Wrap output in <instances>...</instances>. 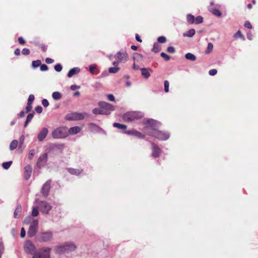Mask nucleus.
Listing matches in <instances>:
<instances>
[{
	"instance_id": "1",
	"label": "nucleus",
	"mask_w": 258,
	"mask_h": 258,
	"mask_svg": "<svg viewBox=\"0 0 258 258\" xmlns=\"http://www.w3.org/2000/svg\"><path fill=\"white\" fill-rule=\"evenodd\" d=\"M76 248V246L74 243L68 242L63 245L56 246L55 248V251L56 253H62L73 251Z\"/></svg>"
},
{
	"instance_id": "2",
	"label": "nucleus",
	"mask_w": 258,
	"mask_h": 258,
	"mask_svg": "<svg viewBox=\"0 0 258 258\" xmlns=\"http://www.w3.org/2000/svg\"><path fill=\"white\" fill-rule=\"evenodd\" d=\"M68 135L67 128L63 126L57 127L52 132V136L54 139L64 138Z\"/></svg>"
},
{
	"instance_id": "3",
	"label": "nucleus",
	"mask_w": 258,
	"mask_h": 258,
	"mask_svg": "<svg viewBox=\"0 0 258 258\" xmlns=\"http://www.w3.org/2000/svg\"><path fill=\"white\" fill-rule=\"evenodd\" d=\"M142 117L140 112L136 111L128 112L122 116V119L126 122H130L139 119Z\"/></svg>"
},
{
	"instance_id": "4",
	"label": "nucleus",
	"mask_w": 258,
	"mask_h": 258,
	"mask_svg": "<svg viewBox=\"0 0 258 258\" xmlns=\"http://www.w3.org/2000/svg\"><path fill=\"white\" fill-rule=\"evenodd\" d=\"M149 135L151 136L160 140H166L169 137V134L167 133L162 132L157 130H153Z\"/></svg>"
},
{
	"instance_id": "5",
	"label": "nucleus",
	"mask_w": 258,
	"mask_h": 258,
	"mask_svg": "<svg viewBox=\"0 0 258 258\" xmlns=\"http://www.w3.org/2000/svg\"><path fill=\"white\" fill-rule=\"evenodd\" d=\"M98 106L103 109L104 112H107L105 115L110 114L111 111H113L115 109L112 105L104 101L99 102Z\"/></svg>"
},
{
	"instance_id": "6",
	"label": "nucleus",
	"mask_w": 258,
	"mask_h": 258,
	"mask_svg": "<svg viewBox=\"0 0 258 258\" xmlns=\"http://www.w3.org/2000/svg\"><path fill=\"white\" fill-rule=\"evenodd\" d=\"M52 238V233L50 231L40 233L37 237V240L40 242H47Z\"/></svg>"
},
{
	"instance_id": "7",
	"label": "nucleus",
	"mask_w": 258,
	"mask_h": 258,
	"mask_svg": "<svg viewBox=\"0 0 258 258\" xmlns=\"http://www.w3.org/2000/svg\"><path fill=\"white\" fill-rule=\"evenodd\" d=\"M38 221L37 220H33V222L30 225L27 232V235L29 237H32L36 234L38 229Z\"/></svg>"
},
{
	"instance_id": "8",
	"label": "nucleus",
	"mask_w": 258,
	"mask_h": 258,
	"mask_svg": "<svg viewBox=\"0 0 258 258\" xmlns=\"http://www.w3.org/2000/svg\"><path fill=\"white\" fill-rule=\"evenodd\" d=\"M25 251L29 254H34L35 252V246L30 241H26L24 244Z\"/></svg>"
},
{
	"instance_id": "9",
	"label": "nucleus",
	"mask_w": 258,
	"mask_h": 258,
	"mask_svg": "<svg viewBox=\"0 0 258 258\" xmlns=\"http://www.w3.org/2000/svg\"><path fill=\"white\" fill-rule=\"evenodd\" d=\"M50 250V248L44 247L40 249L36 253L39 256L40 258H49Z\"/></svg>"
},
{
	"instance_id": "10",
	"label": "nucleus",
	"mask_w": 258,
	"mask_h": 258,
	"mask_svg": "<svg viewBox=\"0 0 258 258\" xmlns=\"http://www.w3.org/2000/svg\"><path fill=\"white\" fill-rule=\"evenodd\" d=\"M51 180H47L43 185L41 188V192L43 196L45 197H47L49 192L50 187H51Z\"/></svg>"
},
{
	"instance_id": "11",
	"label": "nucleus",
	"mask_w": 258,
	"mask_h": 258,
	"mask_svg": "<svg viewBox=\"0 0 258 258\" xmlns=\"http://www.w3.org/2000/svg\"><path fill=\"white\" fill-rule=\"evenodd\" d=\"M65 118L68 120H80L84 118V116L80 113H72L66 115Z\"/></svg>"
},
{
	"instance_id": "12",
	"label": "nucleus",
	"mask_w": 258,
	"mask_h": 258,
	"mask_svg": "<svg viewBox=\"0 0 258 258\" xmlns=\"http://www.w3.org/2000/svg\"><path fill=\"white\" fill-rule=\"evenodd\" d=\"M47 153H44L41 155L37 162V166L39 168H41L43 167L46 163L47 161Z\"/></svg>"
},
{
	"instance_id": "13",
	"label": "nucleus",
	"mask_w": 258,
	"mask_h": 258,
	"mask_svg": "<svg viewBox=\"0 0 258 258\" xmlns=\"http://www.w3.org/2000/svg\"><path fill=\"white\" fill-rule=\"evenodd\" d=\"M40 209L43 213L48 214L51 209V206L47 202L45 201L41 202L39 204Z\"/></svg>"
},
{
	"instance_id": "14",
	"label": "nucleus",
	"mask_w": 258,
	"mask_h": 258,
	"mask_svg": "<svg viewBox=\"0 0 258 258\" xmlns=\"http://www.w3.org/2000/svg\"><path fill=\"white\" fill-rule=\"evenodd\" d=\"M151 146L152 150V156L154 158L159 157L160 156L161 150L157 145L153 143H152Z\"/></svg>"
},
{
	"instance_id": "15",
	"label": "nucleus",
	"mask_w": 258,
	"mask_h": 258,
	"mask_svg": "<svg viewBox=\"0 0 258 258\" xmlns=\"http://www.w3.org/2000/svg\"><path fill=\"white\" fill-rule=\"evenodd\" d=\"M116 57L120 61L125 62L127 60L128 55L125 51H119L116 54Z\"/></svg>"
},
{
	"instance_id": "16",
	"label": "nucleus",
	"mask_w": 258,
	"mask_h": 258,
	"mask_svg": "<svg viewBox=\"0 0 258 258\" xmlns=\"http://www.w3.org/2000/svg\"><path fill=\"white\" fill-rule=\"evenodd\" d=\"M48 132V131L47 128L43 127L38 135V140L39 141H42L47 135Z\"/></svg>"
},
{
	"instance_id": "17",
	"label": "nucleus",
	"mask_w": 258,
	"mask_h": 258,
	"mask_svg": "<svg viewBox=\"0 0 258 258\" xmlns=\"http://www.w3.org/2000/svg\"><path fill=\"white\" fill-rule=\"evenodd\" d=\"M125 134L129 135H133L136 136L139 138H143L144 136L142 135L141 133L135 130H131L130 131H127L124 132Z\"/></svg>"
},
{
	"instance_id": "18",
	"label": "nucleus",
	"mask_w": 258,
	"mask_h": 258,
	"mask_svg": "<svg viewBox=\"0 0 258 258\" xmlns=\"http://www.w3.org/2000/svg\"><path fill=\"white\" fill-rule=\"evenodd\" d=\"M24 169V177L26 180H28L30 178L31 176L32 169L31 166L28 165L25 167Z\"/></svg>"
},
{
	"instance_id": "19",
	"label": "nucleus",
	"mask_w": 258,
	"mask_h": 258,
	"mask_svg": "<svg viewBox=\"0 0 258 258\" xmlns=\"http://www.w3.org/2000/svg\"><path fill=\"white\" fill-rule=\"evenodd\" d=\"M80 131H81V128L79 126H74V127H71L69 129V130L68 131V134H71V135L77 134L79 133V132H80Z\"/></svg>"
},
{
	"instance_id": "20",
	"label": "nucleus",
	"mask_w": 258,
	"mask_h": 258,
	"mask_svg": "<svg viewBox=\"0 0 258 258\" xmlns=\"http://www.w3.org/2000/svg\"><path fill=\"white\" fill-rule=\"evenodd\" d=\"M22 211L21 206L19 204L17 206L16 209L15 210L14 213V216L15 218L18 219L21 216V213Z\"/></svg>"
},
{
	"instance_id": "21",
	"label": "nucleus",
	"mask_w": 258,
	"mask_h": 258,
	"mask_svg": "<svg viewBox=\"0 0 258 258\" xmlns=\"http://www.w3.org/2000/svg\"><path fill=\"white\" fill-rule=\"evenodd\" d=\"M79 72L80 69L78 68H74L69 71L67 76L69 78H71L73 76L75 75Z\"/></svg>"
},
{
	"instance_id": "22",
	"label": "nucleus",
	"mask_w": 258,
	"mask_h": 258,
	"mask_svg": "<svg viewBox=\"0 0 258 258\" xmlns=\"http://www.w3.org/2000/svg\"><path fill=\"white\" fill-rule=\"evenodd\" d=\"M142 75L146 79H148L150 76V73L149 71V69L143 68L141 69Z\"/></svg>"
},
{
	"instance_id": "23",
	"label": "nucleus",
	"mask_w": 258,
	"mask_h": 258,
	"mask_svg": "<svg viewBox=\"0 0 258 258\" xmlns=\"http://www.w3.org/2000/svg\"><path fill=\"white\" fill-rule=\"evenodd\" d=\"M68 171L69 173H70L72 174L78 175L82 172L83 170H80L78 169L70 168L68 169Z\"/></svg>"
},
{
	"instance_id": "24",
	"label": "nucleus",
	"mask_w": 258,
	"mask_h": 258,
	"mask_svg": "<svg viewBox=\"0 0 258 258\" xmlns=\"http://www.w3.org/2000/svg\"><path fill=\"white\" fill-rule=\"evenodd\" d=\"M113 126L121 130H125L127 128V126L126 125L117 122H114L113 124Z\"/></svg>"
},
{
	"instance_id": "25",
	"label": "nucleus",
	"mask_w": 258,
	"mask_h": 258,
	"mask_svg": "<svg viewBox=\"0 0 258 258\" xmlns=\"http://www.w3.org/2000/svg\"><path fill=\"white\" fill-rule=\"evenodd\" d=\"M89 71L92 74H97L99 73L97 71V65L95 64L90 66Z\"/></svg>"
},
{
	"instance_id": "26",
	"label": "nucleus",
	"mask_w": 258,
	"mask_h": 258,
	"mask_svg": "<svg viewBox=\"0 0 258 258\" xmlns=\"http://www.w3.org/2000/svg\"><path fill=\"white\" fill-rule=\"evenodd\" d=\"M92 112L94 114H105L107 112H104L101 108H95L92 110Z\"/></svg>"
},
{
	"instance_id": "27",
	"label": "nucleus",
	"mask_w": 258,
	"mask_h": 258,
	"mask_svg": "<svg viewBox=\"0 0 258 258\" xmlns=\"http://www.w3.org/2000/svg\"><path fill=\"white\" fill-rule=\"evenodd\" d=\"M34 114L33 113H29L28 114L26 120L25 121V124H24V127H26L28 124L31 121L32 118H33Z\"/></svg>"
},
{
	"instance_id": "28",
	"label": "nucleus",
	"mask_w": 258,
	"mask_h": 258,
	"mask_svg": "<svg viewBox=\"0 0 258 258\" xmlns=\"http://www.w3.org/2000/svg\"><path fill=\"white\" fill-rule=\"evenodd\" d=\"M210 12L215 16L220 17L222 16L221 12L217 9H211Z\"/></svg>"
},
{
	"instance_id": "29",
	"label": "nucleus",
	"mask_w": 258,
	"mask_h": 258,
	"mask_svg": "<svg viewBox=\"0 0 258 258\" xmlns=\"http://www.w3.org/2000/svg\"><path fill=\"white\" fill-rule=\"evenodd\" d=\"M195 30L194 29H191L189 30L186 33H184L183 36L191 37L195 34Z\"/></svg>"
},
{
	"instance_id": "30",
	"label": "nucleus",
	"mask_w": 258,
	"mask_h": 258,
	"mask_svg": "<svg viewBox=\"0 0 258 258\" xmlns=\"http://www.w3.org/2000/svg\"><path fill=\"white\" fill-rule=\"evenodd\" d=\"M185 57L188 59V60H191V61H195L196 60V56L191 53H187L185 54Z\"/></svg>"
},
{
	"instance_id": "31",
	"label": "nucleus",
	"mask_w": 258,
	"mask_h": 258,
	"mask_svg": "<svg viewBox=\"0 0 258 258\" xmlns=\"http://www.w3.org/2000/svg\"><path fill=\"white\" fill-rule=\"evenodd\" d=\"M160 50H161V46H160V45L157 43H154L153 47L152 49V51L155 53H157V52H159L160 51Z\"/></svg>"
},
{
	"instance_id": "32",
	"label": "nucleus",
	"mask_w": 258,
	"mask_h": 258,
	"mask_svg": "<svg viewBox=\"0 0 258 258\" xmlns=\"http://www.w3.org/2000/svg\"><path fill=\"white\" fill-rule=\"evenodd\" d=\"M187 21L189 24H193L195 22V17L191 14H188L186 17Z\"/></svg>"
},
{
	"instance_id": "33",
	"label": "nucleus",
	"mask_w": 258,
	"mask_h": 258,
	"mask_svg": "<svg viewBox=\"0 0 258 258\" xmlns=\"http://www.w3.org/2000/svg\"><path fill=\"white\" fill-rule=\"evenodd\" d=\"M18 146V141L17 140H13L12 141V142L11 143L10 145V149L11 150H14V149H15Z\"/></svg>"
},
{
	"instance_id": "34",
	"label": "nucleus",
	"mask_w": 258,
	"mask_h": 258,
	"mask_svg": "<svg viewBox=\"0 0 258 258\" xmlns=\"http://www.w3.org/2000/svg\"><path fill=\"white\" fill-rule=\"evenodd\" d=\"M52 96L54 100H59L61 98V95L58 92H54L52 93Z\"/></svg>"
},
{
	"instance_id": "35",
	"label": "nucleus",
	"mask_w": 258,
	"mask_h": 258,
	"mask_svg": "<svg viewBox=\"0 0 258 258\" xmlns=\"http://www.w3.org/2000/svg\"><path fill=\"white\" fill-rule=\"evenodd\" d=\"M12 164V161H8L7 162H4L2 164V167L5 169H8L11 166Z\"/></svg>"
},
{
	"instance_id": "36",
	"label": "nucleus",
	"mask_w": 258,
	"mask_h": 258,
	"mask_svg": "<svg viewBox=\"0 0 258 258\" xmlns=\"http://www.w3.org/2000/svg\"><path fill=\"white\" fill-rule=\"evenodd\" d=\"M64 147V144H54L53 145V148L55 149H58L60 151V152H62V151Z\"/></svg>"
},
{
	"instance_id": "37",
	"label": "nucleus",
	"mask_w": 258,
	"mask_h": 258,
	"mask_svg": "<svg viewBox=\"0 0 258 258\" xmlns=\"http://www.w3.org/2000/svg\"><path fill=\"white\" fill-rule=\"evenodd\" d=\"M119 70V68L117 67H110L109 69V72L110 73H116L118 72Z\"/></svg>"
},
{
	"instance_id": "38",
	"label": "nucleus",
	"mask_w": 258,
	"mask_h": 258,
	"mask_svg": "<svg viewBox=\"0 0 258 258\" xmlns=\"http://www.w3.org/2000/svg\"><path fill=\"white\" fill-rule=\"evenodd\" d=\"M203 18L201 16H199L197 17L196 19L195 18V22L194 23H195L197 24H201V23H203Z\"/></svg>"
},
{
	"instance_id": "39",
	"label": "nucleus",
	"mask_w": 258,
	"mask_h": 258,
	"mask_svg": "<svg viewBox=\"0 0 258 258\" xmlns=\"http://www.w3.org/2000/svg\"><path fill=\"white\" fill-rule=\"evenodd\" d=\"M41 62L40 60H34L32 61V65L34 68H37L41 65Z\"/></svg>"
},
{
	"instance_id": "40",
	"label": "nucleus",
	"mask_w": 258,
	"mask_h": 258,
	"mask_svg": "<svg viewBox=\"0 0 258 258\" xmlns=\"http://www.w3.org/2000/svg\"><path fill=\"white\" fill-rule=\"evenodd\" d=\"M158 42L160 43H164L166 42L167 39L165 36H160L158 38Z\"/></svg>"
},
{
	"instance_id": "41",
	"label": "nucleus",
	"mask_w": 258,
	"mask_h": 258,
	"mask_svg": "<svg viewBox=\"0 0 258 258\" xmlns=\"http://www.w3.org/2000/svg\"><path fill=\"white\" fill-rule=\"evenodd\" d=\"M161 56L164 58L166 61H168L170 59V56L164 52H161L160 54Z\"/></svg>"
},
{
	"instance_id": "42",
	"label": "nucleus",
	"mask_w": 258,
	"mask_h": 258,
	"mask_svg": "<svg viewBox=\"0 0 258 258\" xmlns=\"http://www.w3.org/2000/svg\"><path fill=\"white\" fill-rule=\"evenodd\" d=\"M39 214L38 210L37 207H34L32 211V216L33 217H36L38 216Z\"/></svg>"
},
{
	"instance_id": "43",
	"label": "nucleus",
	"mask_w": 258,
	"mask_h": 258,
	"mask_svg": "<svg viewBox=\"0 0 258 258\" xmlns=\"http://www.w3.org/2000/svg\"><path fill=\"white\" fill-rule=\"evenodd\" d=\"M213 45L212 43L210 42L208 44L207 50L206 51L207 53H210L213 50Z\"/></svg>"
},
{
	"instance_id": "44",
	"label": "nucleus",
	"mask_w": 258,
	"mask_h": 258,
	"mask_svg": "<svg viewBox=\"0 0 258 258\" xmlns=\"http://www.w3.org/2000/svg\"><path fill=\"white\" fill-rule=\"evenodd\" d=\"M164 91L165 92L167 93L169 92V82L167 80L164 81Z\"/></svg>"
},
{
	"instance_id": "45",
	"label": "nucleus",
	"mask_w": 258,
	"mask_h": 258,
	"mask_svg": "<svg viewBox=\"0 0 258 258\" xmlns=\"http://www.w3.org/2000/svg\"><path fill=\"white\" fill-rule=\"evenodd\" d=\"M239 38H243V36L242 35L241 32L240 31H238L234 35V38L235 39Z\"/></svg>"
},
{
	"instance_id": "46",
	"label": "nucleus",
	"mask_w": 258,
	"mask_h": 258,
	"mask_svg": "<svg viewBox=\"0 0 258 258\" xmlns=\"http://www.w3.org/2000/svg\"><path fill=\"white\" fill-rule=\"evenodd\" d=\"M35 97L34 95L31 94L29 95L28 99V103L32 104L33 101L34 100Z\"/></svg>"
},
{
	"instance_id": "47",
	"label": "nucleus",
	"mask_w": 258,
	"mask_h": 258,
	"mask_svg": "<svg viewBox=\"0 0 258 258\" xmlns=\"http://www.w3.org/2000/svg\"><path fill=\"white\" fill-rule=\"evenodd\" d=\"M4 245L2 241L0 242V258H1L2 254L4 251Z\"/></svg>"
},
{
	"instance_id": "48",
	"label": "nucleus",
	"mask_w": 258,
	"mask_h": 258,
	"mask_svg": "<svg viewBox=\"0 0 258 258\" xmlns=\"http://www.w3.org/2000/svg\"><path fill=\"white\" fill-rule=\"evenodd\" d=\"M62 66L60 64H57L54 66V70L58 72L62 70Z\"/></svg>"
},
{
	"instance_id": "49",
	"label": "nucleus",
	"mask_w": 258,
	"mask_h": 258,
	"mask_svg": "<svg viewBox=\"0 0 258 258\" xmlns=\"http://www.w3.org/2000/svg\"><path fill=\"white\" fill-rule=\"evenodd\" d=\"M32 104L28 103L27 104V106H26L25 109L26 113L29 112L32 109Z\"/></svg>"
},
{
	"instance_id": "50",
	"label": "nucleus",
	"mask_w": 258,
	"mask_h": 258,
	"mask_svg": "<svg viewBox=\"0 0 258 258\" xmlns=\"http://www.w3.org/2000/svg\"><path fill=\"white\" fill-rule=\"evenodd\" d=\"M167 51L168 53H173L175 52V48L172 46L167 47Z\"/></svg>"
},
{
	"instance_id": "51",
	"label": "nucleus",
	"mask_w": 258,
	"mask_h": 258,
	"mask_svg": "<svg viewBox=\"0 0 258 258\" xmlns=\"http://www.w3.org/2000/svg\"><path fill=\"white\" fill-rule=\"evenodd\" d=\"M42 104L45 107H47L49 105V102L46 99H44L42 100Z\"/></svg>"
},
{
	"instance_id": "52",
	"label": "nucleus",
	"mask_w": 258,
	"mask_h": 258,
	"mask_svg": "<svg viewBox=\"0 0 258 258\" xmlns=\"http://www.w3.org/2000/svg\"><path fill=\"white\" fill-rule=\"evenodd\" d=\"M22 53L24 55H29L30 51L29 49L25 48L22 50Z\"/></svg>"
},
{
	"instance_id": "53",
	"label": "nucleus",
	"mask_w": 258,
	"mask_h": 258,
	"mask_svg": "<svg viewBox=\"0 0 258 258\" xmlns=\"http://www.w3.org/2000/svg\"><path fill=\"white\" fill-rule=\"evenodd\" d=\"M40 66V70L41 71H47L48 69V67L46 64H41Z\"/></svg>"
},
{
	"instance_id": "54",
	"label": "nucleus",
	"mask_w": 258,
	"mask_h": 258,
	"mask_svg": "<svg viewBox=\"0 0 258 258\" xmlns=\"http://www.w3.org/2000/svg\"><path fill=\"white\" fill-rule=\"evenodd\" d=\"M32 220V218L30 216L27 217L25 219L24 223L26 224H28L30 223Z\"/></svg>"
},
{
	"instance_id": "55",
	"label": "nucleus",
	"mask_w": 258,
	"mask_h": 258,
	"mask_svg": "<svg viewBox=\"0 0 258 258\" xmlns=\"http://www.w3.org/2000/svg\"><path fill=\"white\" fill-rule=\"evenodd\" d=\"M217 73V71L216 69H212L210 70L209 72V74L211 76H214Z\"/></svg>"
},
{
	"instance_id": "56",
	"label": "nucleus",
	"mask_w": 258,
	"mask_h": 258,
	"mask_svg": "<svg viewBox=\"0 0 258 258\" xmlns=\"http://www.w3.org/2000/svg\"><path fill=\"white\" fill-rule=\"evenodd\" d=\"M244 26H245V27H246V28H248L249 29H251L252 28L251 24L248 21H246L244 23Z\"/></svg>"
},
{
	"instance_id": "57",
	"label": "nucleus",
	"mask_w": 258,
	"mask_h": 258,
	"mask_svg": "<svg viewBox=\"0 0 258 258\" xmlns=\"http://www.w3.org/2000/svg\"><path fill=\"white\" fill-rule=\"evenodd\" d=\"M36 112L38 113H41L42 112V108L40 106L36 107L35 109Z\"/></svg>"
},
{
	"instance_id": "58",
	"label": "nucleus",
	"mask_w": 258,
	"mask_h": 258,
	"mask_svg": "<svg viewBox=\"0 0 258 258\" xmlns=\"http://www.w3.org/2000/svg\"><path fill=\"white\" fill-rule=\"evenodd\" d=\"M107 99L110 101H113L115 100L114 97L112 94H108L107 95Z\"/></svg>"
},
{
	"instance_id": "59",
	"label": "nucleus",
	"mask_w": 258,
	"mask_h": 258,
	"mask_svg": "<svg viewBox=\"0 0 258 258\" xmlns=\"http://www.w3.org/2000/svg\"><path fill=\"white\" fill-rule=\"evenodd\" d=\"M26 234L25 230L24 228L23 227L21 229V233H20V236L21 237L23 238L25 237Z\"/></svg>"
},
{
	"instance_id": "60",
	"label": "nucleus",
	"mask_w": 258,
	"mask_h": 258,
	"mask_svg": "<svg viewBox=\"0 0 258 258\" xmlns=\"http://www.w3.org/2000/svg\"><path fill=\"white\" fill-rule=\"evenodd\" d=\"M45 62L48 64H50L54 62V60L51 58L47 57L45 59Z\"/></svg>"
},
{
	"instance_id": "61",
	"label": "nucleus",
	"mask_w": 258,
	"mask_h": 258,
	"mask_svg": "<svg viewBox=\"0 0 258 258\" xmlns=\"http://www.w3.org/2000/svg\"><path fill=\"white\" fill-rule=\"evenodd\" d=\"M18 42L20 44L23 45L25 43V41L23 39L22 37L18 38Z\"/></svg>"
},
{
	"instance_id": "62",
	"label": "nucleus",
	"mask_w": 258,
	"mask_h": 258,
	"mask_svg": "<svg viewBox=\"0 0 258 258\" xmlns=\"http://www.w3.org/2000/svg\"><path fill=\"white\" fill-rule=\"evenodd\" d=\"M29 158L31 159V158L34 155V150H31L29 153Z\"/></svg>"
},
{
	"instance_id": "63",
	"label": "nucleus",
	"mask_w": 258,
	"mask_h": 258,
	"mask_svg": "<svg viewBox=\"0 0 258 258\" xmlns=\"http://www.w3.org/2000/svg\"><path fill=\"white\" fill-rule=\"evenodd\" d=\"M79 88H80V86L76 85H73L71 86V89L73 91L77 89H79Z\"/></svg>"
},
{
	"instance_id": "64",
	"label": "nucleus",
	"mask_w": 258,
	"mask_h": 258,
	"mask_svg": "<svg viewBox=\"0 0 258 258\" xmlns=\"http://www.w3.org/2000/svg\"><path fill=\"white\" fill-rule=\"evenodd\" d=\"M14 54L16 55H17V56L20 55V50L19 48H17V49H15V50L14 51Z\"/></svg>"
}]
</instances>
